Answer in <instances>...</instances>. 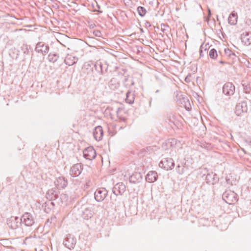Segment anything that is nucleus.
I'll list each match as a JSON object with an SVG mask.
<instances>
[{
	"label": "nucleus",
	"mask_w": 251,
	"mask_h": 251,
	"mask_svg": "<svg viewBox=\"0 0 251 251\" xmlns=\"http://www.w3.org/2000/svg\"><path fill=\"white\" fill-rule=\"evenodd\" d=\"M170 121L171 122H172L174 124H175L176 121L175 120V118H173V120H170Z\"/></svg>",
	"instance_id": "nucleus-37"
},
{
	"label": "nucleus",
	"mask_w": 251,
	"mask_h": 251,
	"mask_svg": "<svg viewBox=\"0 0 251 251\" xmlns=\"http://www.w3.org/2000/svg\"><path fill=\"white\" fill-rule=\"evenodd\" d=\"M225 53L228 56H230L231 55H235L234 53H231V51L229 49H225Z\"/></svg>",
	"instance_id": "nucleus-32"
},
{
	"label": "nucleus",
	"mask_w": 251,
	"mask_h": 251,
	"mask_svg": "<svg viewBox=\"0 0 251 251\" xmlns=\"http://www.w3.org/2000/svg\"><path fill=\"white\" fill-rule=\"evenodd\" d=\"M80 212L84 219L88 220L93 216V212L87 205H83L80 208Z\"/></svg>",
	"instance_id": "nucleus-11"
},
{
	"label": "nucleus",
	"mask_w": 251,
	"mask_h": 251,
	"mask_svg": "<svg viewBox=\"0 0 251 251\" xmlns=\"http://www.w3.org/2000/svg\"><path fill=\"white\" fill-rule=\"evenodd\" d=\"M185 81L187 83H189V82H191V75H187V76L185 78Z\"/></svg>",
	"instance_id": "nucleus-33"
},
{
	"label": "nucleus",
	"mask_w": 251,
	"mask_h": 251,
	"mask_svg": "<svg viewBox=\"0 0 251 251\" xmlns=\"http://www.w3.org/2000/svg\"><path fill=\"white\" fill-rule=\"evenodd\" d=\"M158 175L155 171L149 172L146 176V180L150 183L153 182L157 180Z\"/></svg>",
	"instance_id": "nucleus-19"
},
{
	"label": "nucleus",
	"mask_w": 251,
	"mask_h": 251,
	"mask_svg": "<svg viewBox=\"0 0 251 251\" xmlns=\"http://www.w3.org/2000/svg\"><path fill=\"white\" fill-rule=\"evenodd\" d=\"M222 198L223 200L229 204H232L237 201L236 194L230 190L225 191L222 195Z\"/></svg>",
	"instance_id": "nucleus-1"
},
{
	"label": "nucleus",
	"mask_w": 251,
	"mask_h": 251,
	"mask_svg": "<svg viewBox=\"0 0 251 251\" xmlns=\"http://www.w3.org/2000/svg\"><path fill=\"white\" fill-rule=\"evenodd\" d=\"M126 101L129 104H132L134 101L135 95L130 91H128L126 94Z\"/></svg>",
	"instance_id": "nucleus-23"
},
{
	"label": "nucleus",
	"mask_w": 251,
	"mask_h": 251,
	"mask_svg": "<svg viewBox=\"0 0 251 251\" xmlns=\"http://www.w3.org/2000/svg\"><path fill=\"white\" fill-rule=\"evenodd\" d=\"M205 179L207 183L213 185L218 181L219 178L216 174L211 172L207 174Z\"/></svg>",
	"instance_id": "nucleus-16"
},
{
	"label": "nucleus",
	"mask_w": 251,
	"mask_h": 251,
	"mask_svg": "<svg viewBox=\"0 0 251 251\" xmlns=\"http://www.w3.org/2000/svg\"><path fill=\"white\" fill-rule=\"evenodd\" d=\"M56 222V217L55 216H52L50 218L48 219L46 223V225L48 226H50V224L52 223L54 225Z\"/></svg>",
	"instance_id": "nucleus-30"
},
{
	"label": "nucleus",
	"mask_w": 251,
	"mask_h": 251,
	"mask_svg": "<svg viewBox=\"0 0 251 251\" xmlns=\"http://www.w3.org/2000/svg\"><path fill=\"white\" fill-rule=\"evenodd\" d=\"M219 63L221 64H226L227 63V62H225L224 61H223V60H220L219 61Z\"/></svg>",
	"instance_id": "nucleus-36"
},
{
	"label": "nucleus",
	"mask_w": 251,
	"mask_h": 251,
	"mask_svg": "<svg viewBox=\"0 0 251 251\" xmlns=\"http://www.w3.org/2000/svg\"><path fill=\"white\" fill-rule=\"evenodd\" d=\"M137 177H141L140 174L139 173H136L135 174H133L129 177V181L131 182L135 183L136 181L138 180V179H136Z\"/></svg>",
	"instance_id": "nucleus-27"
},
{
	"label": "nucleus",
	"mask_w": 251,
	"mask_h": 251,
	"mask_svg": "<svg viewBox=\"0 0 251 251\" xmlns=\"http://www.w3.org/2000/svg\"><path fill=\"white\" fill-rule=\"evenodd\" d=\"M163 26L164 27H165V25H161L162 30L164 32V31L165 29H163V28H162V26Z\"/></svg>",
	"instance_id": "nucleus-38"
},
{
	"label": "nucleus",
	"mask_w": 251,
	"mask_h": 251,
	"mask_svg": "<svg viewBox=\"0 0 251 251\" xmlns=\"http://www.w3.org/2000/svg\"><path fill=\"white\" fill-rule=\"evenodd\" d=\"M58 58V55L55 53H50L48 55V60L50 62H55L57 60Z\"/></svg>",
	"instance_id": "nucleus-25"
},
{
	"label": "nucleus",
	"mask_w": 251,
	"mask_h": 251,
	"mask_svg": "<svg viewBox=\"0 0 251 251\" xmlns=\"http://www.w3.org/2000/svg\"><path fill=\"white\" fill-rule=\"evenodd\" d=\"M209 57L212 59H215L218 56L217 52L215 49H212L209 52Z\"/></svg>",
	"instance_id": "nucleus-28"
},
{
	"label": "nucleus",
	"mask_w": 251,
	"mask_h": 251,
	"mask_svg": "<svg viewBox=\"0 0 251 251\" xmlns=\"http://www.w3.org/2000/svg\"><path fill=\"white\" fill-rule=\"evenodd\" d=\"M137 10L138 14L141 17L145 16L147 12L146 9L142 6L138 7Z\"/></svg>",
	"instance_id": "nucleus-29"
},
{
	"label": "nucleus",
	"mask_w": 251,
	"mask_h": 251,
	"mask_svg": "<svg viewBox=\"0 0 251 251\" xmlns=\"http://www.w3.org/2000/svg\"><path fill=\"white\" fill-rule=\"evenodd\" d=\"M49 46L48 44L43 42H38L36 45L35 50L38 53H42L43 55H46L49 51Z\"/></svg>",
	"instance_id": "nucleus-5"
},
{
	"label": "nucleus",
	"mask_w": 251,
	"mask_h": 251,
	"mask_svg": "<svg viewBox=\"0 0 251 251\" xmlns=\"http://www.w3.org/2000/svg\"><path fill=\"white\" fill-rule=\"evenodd\" d=\"M60 199L61 200L66 201L67 200V196H66V194H61L60 195Z\"/></svg>",
	"instance_id": "nucleus-34"
},
{
	"label": "nucleus",
	"mask_w": 251,
	"mask_h": 251,
	"mask_svg": "<svg viewBox=\"0 0 251 251\" xmlns=\"http://www.w3.org/2000/svg\"><path fill=\"white\" fill-rule=\"evenodd\" d=\"M22 223L24 224L26 226H31L35 223L34 218L33 215L28 212L24 214L21 218Z\"/></svg>",
	"instance_id": "nucleus-4"
},
{
	"label": "nucleus",
	"mask_w": 251,
	"mask_h": 251,
	"mask_svg": "<svg viewBox=\"0 0 251 251\" xmlns=\"http://www.w3.org/2000/svg\"><path fill=\"white\" fill-rule=\"evenodd\" d=\"M97 65H99L100 68L101 67V64H98V63H97V64H95V67H96Z\"/></svg>",
	"instance_id": "nucleus-39"
},
{
	"label": "nucleus",
	"mask_w": 251,
	"mask_h": 251,
	"mask_svg": "<svg viewBox=\"0 0 251 251\" xmlns=\"http://www.w3.org/2000/svg\"><path fill=\"white\" fill-rule=\"evenodd\" d=\"M126 185L123 182L117 183L113 189V193L116 196L119 195H122L126 191Z\"/></svg>",
	"instance_id": "nucleus-13"
},
{
	"label": "nucleus",
	"mask_w": 251,
	"mask_h": 251,
	"mask_svg": "<svg viewBox=\"0 0 251 251\" xmlns=\"http://www.w3.org/2000/svg\"><path fill=\"white\" fill-rule=\"evenodd\" d=\"M96 36H100V32L99 30L96 31L94 32Z\"/></svg>",
	"instance_id": "nucleus-35"
},
{
	"label": "nucleus",
	"mask_w": 251,
	"mask_h": 251,
	"mask_svg": "<svg viewBox=\"0 0 251 251\" xmlns=\"http://www.w3.org/2000/svg\"><path fill=\"white\" fill-rule=\"evenodd\" d=\"M180 103L183 104L184 106L187 110H189V106H190V104L187 98L182 97V100L180 99Z\"/></svg>",
	"instance_id": "nucleus-24"
},
{
	"label": "nucleus",
	"mask_w": 251,
	"mask_h": 251,
	"mask_svg": "<svg viewBox=\"0 0 251 251\" xmlns=\"http://www.w3.org/2000/svg\"><path fill=\"white\" fill-rule=\"evenodd\" d=\"M237 14L234 11L229 15L228 18V22L231 25H235L237 22Z\"/></svg>",
	"instance_id": "nucleus-21"
},
{
	"label": "nucleus",
	"mask_w": 251,
	"mask_h": 251,
	"mask_svg": "<svg viewBox=\"0 0 251 251\" xmlns=\"http://www.w3.org/2000/svg\"><path fill=\"white\" fill-rule=\"evenodd\" d=\"M202 51L201 50H200V55L201 56H202Z\"/></svg>",
	"instance_id": "nucleus-40"
},
{
	"label": "nucleus",
	"mask_w": 251,
	"mask_h": 251,
	"mask_svg": "<svg viewBox=\"0 0 251 251\" xmlns=\"http://www.w3.org/2000/svg\"><path fill=\"white\" fill-rule=\"evenodd\" d=\"M25 47L26 50H28L27 45H25Z\"/></svg>",
	"instance_id": "nucleus-41"
},
{
	"label": "nucleus",
	"mask_w": 251,
	"mask_h": 251,
	"mask_svg": "<svg viewBox=\"0 0 251 251\" xmlns=\"http://www.w3.org/2000/svg\"><path fill=\"white\" fill-rule=\"evenodd\" d=\"M244 91L246 93H249L250 91V87L248 86V85H245V84H243Z\"/></svg>",
	"instance_id": "nucleus-31"
},
{
	"label": "nucleus",
	"mask_w": 251,
	"mask_h": 251,
	"mask_svg": "<svg viewBox=\"0 0 251 251\" xmlns=\"http://www.w3.org/2000/svg\"><path fill=\"white\" fill-rule=\"evenodd\" d=\"M107 195V191L105 188H99L95 192V199L97 201H102Z\"/></svg>",
	"instance_id": "nucleus-7"
},
{
	"label": "nucleus",
	"mask_w": 251,
	"mask_h": 251,
	"mask_svg": "<svg viewBox=\"0 0 251 251\" xmlns=\"http://www.w3.org/2000/svg\"><path fill=\"white\" fill-rule=\"evenodd\" d=\"M159 166L166 170H171L174 168L175 163L172 158H166L161 160L159 164Z\"/></svg>",
	"instance_id": "nucleus-3"
},
{
	"label": "nucleus",
	"mask_w": 251,
	"mask_h": 251,
	"mask_svg": "<svg viewBox=\"0 0 251 251\" xmlns=\"http://www.w3.org/2000/svg\"><path fill=\"white\" fill-rule=\"evenodd\" d=\"M59 191L55 188L49 190L46 193V197L50 200H55L59 197Z\"/></svg>",
	"instance_id": "nucleus-14"
},
{
	"label": "nucleus",
	"mask_w": 251,
	"mask_h": 251,
	"mask_svg": "<svg viewBox=\"0 0 251 251\" xmlns=\"http://www.w3.org/2000/svg\"><path fill=\"white\" fill-rule=\"evenodd\" d=\"M54 184L58 188H64L68 184L67 180L63 176H59L54 181Z\"/></svg>",
	"instance_id": "nucleus-15"
},
{
	"label": "nucleus",
	"mask_w": 251,
	"mask_h": 251,
	"mask_svg": "<svg viewBox=\"0 0 251 251\" xmlns=\"http://www.w3.org/2000/svg\"><path fill=\"white\" fill-rule=\"evenodd\" d=\"M223 92L226 96L233 95L235 92V87L232 83H226L223 87Z\"/></svg>",
	"instance_id": "nucleus-10"
},
{
	"label": "nucleus",
	"mask_w": 251,
	"mask_h": 251,
	"mask_svg": "<svg viewBox=\"0 0 251 251\" xmlns=\"http://www.w3.org/2000/svg\"><path fill=\"white\" fill-rule=\"evenodd\" d=\"M7 224L11 229H16L22 225L21 219L18 217H11L7 220Z\"/></svg>",
	"instance_id": "nucleus-2"
},
{
	"label": "nucleus",
	"mask_w": 251,
	"mask_h": 251,
	"mask_svg": "<svg viewBox=\"0 0 251 251\" xmlns=\"http://www.w3.org/2000/svg\"><path fill=\"white\" fill-rule=\"evenodd\" d=\"M82 169L81 164H75L71 168L70 174L73 177L78 176L81 174Z\"/></svg>",
	"instance_id": "nucleus-12"
},
{
	"label": "nucleus",
	"mask_w": 251,
	"mask_h": 251,
	"mask_svg": "<svg viewBox=\"0 0 251 251\" xmlns=\"http://www.w3.org/2000/svg\"><path fill=\"white\" fill-rule=\"evenodd\" d=\"M248 110L247 102L245 101H241L237 104L235 113L237 116L241 115L243 113L247 112Z\"/></svg>",
	"instance_id": "nucleus-9"
},
{
	"label": "nucleus",
	"mask_w": 251,
	"mask_h": 251,
	"mask_svg": "<svg viewBox=\"0 0 251 251\" xmlns=\"http://www.w3.org/2000/svg\"><path fill=\"white\" fill-rule=\"evenodd\" d=\"M77 60L75 56L68 54L64 59V62L66 65L71 66L75 64Z\"/></svg>",
	"instance_id": "nucleus-20"
},
{
	"label": "nucleus",
	"mask_w": 251,
	"mask_h": 251,
	"mask_svg": "<svg viewBox=\"0 0 251 251\" xmlns=\"http://www.w3.org/2000/svg\"><path fill=\"white\" fill-rule=\"evenodd\" d=\"M176 169L178 174L182 175L185 171V166L183 165L178 164Z\"/></svg>",
	"instance_id": "nucleus-26"
},
{
	"label": "nucleus",
	"mask_w": 251,
	"mask_h": 251,
	"mask_svg": "<svg viewBox=\"0 0 251 251\" xmlns=\"http://www.w3.org/2000/svg\"><path fill=\"white\" fill-rule=\"evenodd\" d=\"M63 244L66 248L69 249H74L76 244V239L73 235L69 234L66 236Z\"/></svg>",
	"instance_id": "nucleus-8"
},
{
	"label": "nucleus",
	"mask_w": 251,
	"mask_h": 251,
	"mask_svg": "<svg viewBox=\"0 0 251 251\" xmlns=\"http://www.w3.org/2000/svg\"><path fill=\"white\" fill-rule=\"evenodd\" d=\"M103 132V130L100 126L96 127L95 130L93 132V135L95 139L97 141H100L102 139Z\"/></svg>",
	"instance_id": "nucleus-18"
},
{
	"label": "nucleus",
	"mask_w": 251,
	"mask_h": 251,
	"mask_svg": "<svg viewBox=\"0 0 251 251\" xmlns=\"http://www.w3.org/2000/svg\"><path fill=\"white\" fill-rule=\"evenodd\" d=\"M83 156L86 159L92 160L95 158L97 155L96 151L93 147H89L83 151Z\"/></svg>",
	"instance_id": "nucleus-6"
},
{
	"label": "nucleus",
	"mask_w": 251,
	"mask_h": 251,
	"mask_svg": "<svg viewBox=\"0 0 251 251\" xmlns=\"http://www.w3.org/2000/svg\"><path fill=\"white\" fill-rule=\"evenodd\" d=\"M120 86L119 82L116 78H112L108 83V86L111 90H114Z\"/></svg>",
	"instance_id": "nucleus-22"
},
{
	"label": "nucleus",
	"mask_w": 251,
	"mask_h": 251,
	"mask_svg": "<svg viewBox=\"0 0 251 251\" xmlns=\"http://www.w3.org/2000/svg\"><path fill=\"white\" fill-rule=\"evenodd\" d=\"M241 39L243 43L246 46L251 44V33L249 32H243L241 36Z\"/></svg>",
	"instance_id": "nucleus-17"
}]
</instances>
